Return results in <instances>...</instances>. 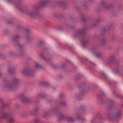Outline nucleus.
I'll use <instances>...</instances> for the list:
<instances>
[{
  "label": "nucleus",
  "mask_w": 123,
  "mask_h": 123,
  "mask_svg": "<svg viewBox=\"0 0 123 123\" xmlns=\"http://www.w3.org/2000/svg\"><path fill=\"white\" fill-rule=\"evenodd\" d=\"M121 115V114L119 109L114 107L110 109L107 113L108 118L111 119L117 118Z\"/></svg>",
  "instance_id": "1"
},
{
  "label": "nucleus",
  "mask_w": 123,
  "mask_h": 123,
  "mask_svg": "<svg viewBox=\"0 0 123 123\" xmlns=\"http://www.w3.org/2000/svg\"><path fill=\"white\" fill-rule=\"evenodd\" d=\"M2 119L6 120L9 123H12L14 120L10 113L4 111L3 108L0 109V121Z\"/></svg>",
  "instance_id": "2"
},
{
  "label": "nucleus",
  "mask_w": 123,
  "mask_h": 123,
  "mask_svg": "<svg viewBox=\"0 0 123 123\" xmlns=\"http://www.w3.org/2000/svg\"><path fill=\"white\" fill-rule=\"evenodd\" d=\"M21 73L26 75H32L33 71L30 68H27L23 69Z\"/></svg>",
  "instance_id": "3"
},
{
  "label": "nucleus",
  "mask_w": 123,
  "mask_h": 123,
  "mask_svg": "<svg viewBox=\"0 0 123 123\" xmlns=\"http://www.w3.org/2000/svg\"><path fill=\"white\" fill-rule=\"evenodd\" d=\"M26 14L32 17H35L38 14V13L37 12H27Z\"/></svg>",
  "instance_id": "4"
},
{
  "label": "nucleus",
  "mask_w": 123,
  "mask_h": 123,
  "mask_svg": "<svg viewBox=\"0 0 123 123\" xmlns=\"http://www.w3.org/2000/svg\"><path fill=\"white\" fill-rule=\"evenodd\" d=\"M4 87L10 89H12L14 88L13 85H11L10 83H7L5 84L4 86Z\"/></svg>",
  "instance_id": "5"
},
{
  "label": "nucleus",
  "mask_w": 123,
  "mask_h": 123,
  "mask_svg": "<svg viewBox=\"0 0 123 123\" xmlns=\"http://www.w3.org/2000/svg\"><path fill=\"white\" fill-rule=\"evenodd\" d=\"M93 52L95 55L98 57H99L100 55V54L95 49H93L92 50Z\"/></svg>",
  "instance_id": "6"
},
{
  "label": "nucleus",
  "mask_w": 123,
  "mask_h": 123,
  "mask_svg": "<svg viewBox=\"0 0 123 123\" xmlns=\"http://www.w3.org/2000/svg\"><path fill=\"white\" fill-rule=\"evenodd\" d=\"M85 33V31L84 29H83L81 31H78L77 32V34L78 35H83Z\"/></svg>",
  "instance_id": "7"
},
{
  "label": "nucleus",
  "mask_w": 123,
  "mask_h": 123,
  "mask_svg": "<svg viewBox=\"0 0 123 123\" xmlns=\"http://www.w3.org/2000/svg\"><path fill=\"white\" fill-rule=\"evenodd\" d=\"M48 2V0H43L41 2L40 5L41 6H44Z\"/></svg>",
  "instance_id": "8"
},
{
  "label": "nucleus",
  "mask_w": 123,
  "mask_h": 123,
  "mask_svg": "<svg viewBox=\"0 0 123 123\" xmlns=\"http://www.w3.org/2000/svg\"><path fill=\"white\" fill-rule=\"evenodd\" d=\"M35 67L36 68H41V65L38 62H35Z\"/></svg>",
  "instance_id": "9"
},
{
  "label": "nucleus",
  "mask_w": 123,
  "mask_h": 123,
  "mask_svg": "<svg viewBox=\"0 0 123 123\" xmlns=\"http://www.w3.org/2000/svg\"><path fill=\"white\" fill-rule=\"evenodd\" d=\"M66 119L68 121H73L74 119L70 117H67Z\"/></svg>",
  "instance_id": "10"
},
{
  "label": "nucleus",
  "mask_w": 123,
  "mask_h": 123,
  "mask_svg": "<svg viewBox=\"0 0 123 123\" xmlns=\"http://www.w3.org/2000/svg\"><path fill=\"white\" fill-rule=\"evenodd\" d=\"M34 122L35 123H43L38 119L37 118L34 120Z\"/></svg>",
  "instance_id": "11"
},
{
  "label": "nucleus",
  "mask_w": 123,
  "mask_h": 123,
  "mask_svg": "<svg viewBox=\"0 0 123 123\" xmlns=\"http://www.w3.org/2000/svg\"><path fill=\"white\" fill-rule=\"evenodd\" d=\"M87 42V41L86 40H83L81 42L83 46H84L85 44Z\"/></svg>",
  "instance_id": "12"
},
{
  "label": "nucleus",
  "mask_w": 123,
  "mask_h": 123,
  "mask_svg": "<svg viewBox=\"0 0 123 123\" xmlns=\"http://www.w3.org/2000/svg\"><path fill=\"white\" fill-rule=\"evenodd\" d=\"M59 120L62 119V118L63 117V115L62 113L60 114H59Z\"/></svg>",
  "instance_id": "13"
},
{
  "label": "nucleus",
  "mask_w": 123,
  "mask_h": 123,
  "mask_svg": "<svg viewBox=\"0 0 123 123\" xmlns=\"http://www.w3.org/2000/svg\"><path fill=\"white\" fill-rule=\"evenodd\" d=\"M114 58V55H112L111 56L109 59V60L110 61V62L112 61V60H113Z\"/></svg>",
  "instance_id": "14"
},
{
  "label": "nucleus",
  "mask_w": 123,
  "mask_h": 123,
  "mask_svg": "<svg viewBox=\"0 0 123 123\" xmlns=\"http://www.w3.org/2000/svg\"><path fill=\"white\" fill-rule=\"evenodd\" d=\"M18 81V79L16 78H14L13 80V82L14 83L17 82Z\"/></svg>",
  "instance_id": "15"
},
{
  "label": "nucleus",
  "mask_w": 123,
  "mask_h": 123,
  "mask_svg": "<svg viewBox=\"0 0 123 123\" xmlns=\"http://www.w3.org/2000/svg\"><path fill=\"white\" fill-rule=\"evenodd\" d=\"M101 42V44H103L105 42V40L104 39H103Z\"/></svg>",
  "instance_id": "16"
},
{
  "label": "nucleus",
  "mask_w": 123,
  "mask_h": 123,
  "mask_svg": "<svg viewBox=\"0 0 123 123\" xmlns=\"http://www.w3.org/2000/svg\"><path fill=\"white\" fill-rule=\"evenodd\" d=\"M105 94V93H104L103 92H101V94L99 95V97H101L103 96V95H104Z\"/></svg>",
  "instance_id": "17"
},
{
  "label": "nucleus",
  "mask_w": 123,
  "mask_h": 123,
  "mask_svg": "<svg viewBox=\"0 0 123 123\" xmlns=\"http://www.w3.org/2000/svg\"><path fill=\"white\" fill-rule=\"evenodd\" d=\"M13 0H6V1L7 3H9L12 2Z\"/></svg>",
  "instance_id": "18"
},
{
  "label": "nucleus",
  "mask_w": 123,
  "mask_h": 123,
  "mask_svg": "<svg viewBox=\"0 0 123 123\" xmlns=\"http://www.w3.org/2000/svg\"><path fill=\"white\" fill-rule=\"evenodd\" d=\"M19 35H17V36H16L15 37H14V39H16L18 38H19Z\"/></svg>",
  "instance_id": "19"
},
{
  "label": "nucleus",
  "mask_w": 123,
  "mask_h": 123,
  "mask_svg": "<svg viewBox=\"0 0 123 123\" xmlns=\"http://www.w3.org/2000/svg\"><path fill=\"white\" fill-rule=\"evenodd\" d=\"M61 103L62 105H64L66 104V102H62Z\"/></svg>",
  "instance_id": "20"
},
{
  "label": "nucleus",
  "mask_w": 123,
  "mask_h": 123,
  "mask_svg": "<svg viewBox=\"0 0 123 123\" xmlns=\"http://www.w3.org/2000/svg\"><path fill=\"white\" fill-rule=\"evenodd\" d=\"M23 98H25V99H27V98L26 97H25L24 96H23Z\"/></svg>",
  "instance_id": "21"
},
{
  "label": "nucleus",
  "mask_w": 123,
  "mask_h": 123,
  "mask_svg": "<svg viewBox=\"0 0 123 123\" xmlns=\"http://www.w3.org/2000/svg\"><path fill=\"white\" fill-rule=\"evenodd\" d=\"M77 118L78 119H80L81 118H80V116H78L77 117Z\"/></svg>",
  "instance_id": "22"
},
{
  "label": "nucleus",
  "mask_w": 123,
  "mask_h": 123,
  "mask_svg": "<svg viewBox=\"0 0 123 123\" xmlns=\"http://www.w3.org/2000/svg\"><path fill=\"white\" fill-rule=\"evenodd\" d=\"M103 76H105H105H106V74H105L104 73H103Z\"/></svg>",
  "instance_id": "23"
},
{
  "label": "nucleus",
  "mask_w": 123,
  "mask_h": 123,
  "mask_svg": "<svg viewBox=\"0 0 123 123\" xmlns=\"http://www.w3.org/2000/svg\"><path fill=\"white\" fill-rule=\"evenodd\" d=\"M5 105H6V104H3V107H5Z\"/></svg>",
  "instance_id": "24"
},
{
  "label": "nucleus",
  "mask_w": 123,
  "mask_h": 123,
  "mask_svg": "<svg viewBox=\"0 0 123 123\" xmlns=\"http://www.w3.org/2000/svg\"><path fill=\"white\" fill-rule=\"evenodd\" d=\"M109 101L110 102H112V101L111 99L109 100Z\"/></svg>",
  "instance_id": "25"
},
{
  "label": "nucleus",
  "mask_w": 123,
  "mask_h": 123,
  "mask_svg": "<svg viewBox=\"0 0 123 123\" xmlns=\"http://www.w3.org/2000/svg\"><path fill=\"white\" fill-rule=\"evenodd\" d=\"M8 71H9V72H11V71H10V70H8Z\"/></svg>",
  "instance_id": "26"
},
{
  "label": "nucleus",
  "mask_w": 123,
  "mask_h": 123,
  "mask_svg": "<svg viewBox=\"0 0 123 123\" xmlns=\"http://www.w3.org/2000/svg\"><path fill=\"white\" fill-rule=\"evenodd\" d=\"M45 59H46V60H48V59H47V58H45Z\"/></svg>",
  "instance_id": "27"
},
{
  "label": "nucleus",
  "mask_w": 123,
  "mask_h": 123,
  "mask_svg": "<svg viewBox=\"0 0 123 123\" xmlns=\"http://www.w3.org/2000/svg\"><path fill=\"white\" fill-rule=\"evenodd\" d=\"M60 95H61V96H62V94H61Z\"/></svg>",
  "instance_id": "28"
},
{
  "label": "nucleus",
  "mask_w": 123,
  "mask_h": 123,
  "mask_svg": "<svg viewBox=\"0 0 123 123\" xmlns=\"http://www.w3.org/2000/svg\"><path fill=\"white\" fill-rule=\"evenodd\" d=\"M40 56H42V57H43V55H40Z\"/></svg>",
  "instance_id": "29"
},
{
  "label": "nucleus",
  "mask_w": 123,
  "mask_h": 123,
  "mask_svg": "<svg viewBox=\"0 0 123 123\" xmlns=\"http://www.w3.org/2000/svg\"><path fill=\"white\" fill-rule=\"evenodd\" d=\"M1 75V73L0 72V76Z\"/></svg>",
  "instance_id": "30"
},
{
  "label": "nucleus",
  "mask_w": 123,
  "mask_h": 123,
  "mask_svg": "<svg viewBox=\"0 0 123 123\" xmlns=\"http://www.w3.org/2000/svg\"><path fill=\"white\" fill-rule=\"evenodd\" d=\"M62 67H64V66H62Z\"/></svg>",
  "instance_id": "31"
}]
</instances>
